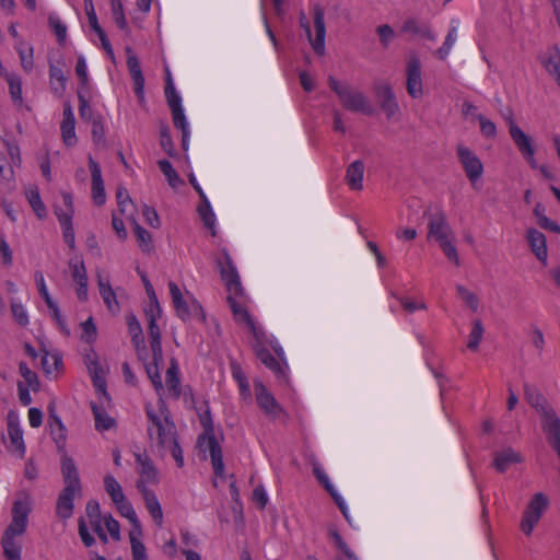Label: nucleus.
I'll use <instances>...</instances> for the list:
<instances>
[{"instance_id":"obj_1","label":"nucleus","mask_w":560,"mask_h":560,"mask_svg":"<svg viewBox=\"0 0 560 560\" xmlns=\"http://www.w3.org/2000/svg\"><path fill=\"white\" fill-rule=\"evenodd\" d=\"M145 413L148 418L147 431L150 441L160 451H170L177 467L182 468L184 466L183 451L178 444L176 425L172 421L165 404L161 401L158 410L148 405Z\"/></svg>"},{"instance_id":"obj_2","label":"nucleus","mask_w":560,"mask_h":560,"mask_svg":"<svg viewBox=\"0 0 560 560\" xmlns=\"http://www.w3.org/2000/svg\"><path fill=\"white\" fill-rule=\"evenodd\" d=\"M31 505L27 499L16 500L12 506V521L5 528L1 546L7 560H21L22 546L18 537L26 532Z\"/></svg>"},{"instance_id":"obj_3","label":"nucleus","mask_w":560,"mask_h":560,"mask_svg":"<svg viewBox=\"0 0 560 560\" xmlns=\"http://www.w3.org/2000/svg\"><path fill=\"white\" fill-rule=\"evenodd\" d=\"M61 472L65 488L58 497L56 513L59 517L67 520L73 514V501L77 495L82 494V487L77 466L72 458L63 456Z\"/></svg>"},{"instance_id":"obj_4","label":"nucleus","mask_w":560,"mask_h":560,"mask_svg":"<svg viewBox=\"0 0 560 560\" xmlns=\"http://www.w3.org/2000/svg\"><path fill=\"white\" fill-rule=\"evenodd\" d=\"M329 88L338 95L343 108L350 112H358L371 116L375 109L368 97L350 85L339 82L334 77L328 78Z\"/></svg>"},{"instance_id":"obj_5","label":"nucleus","mask_w":560,"mask_h":560,"mask_svg":"<svg viewBox=\"0 0 560 560\" xmlns=\"http://www.w3.org/2000/svg\"><path fill=\"white\" fill-rule=\"evenodd\" d=\"M313 23L315 28V36L313 37L311 26L307 16L304 12L300 13L299 22L300 26L305 31L306 37L317 55L325 54V38H326V26H325V9L320 4H315L312 9Z\"/></svg>"},{"instance_id":"obj_6","label":"nucleus","mask_w":560,"mask_h":560,"mask_svg":"<svg viewBox=\"0 0 560 560\" xmlns=\"http://www.w3.org/2000/svg\"><path fill=\"white\" fill-rule=\"evenodd\" d=\"M547 508L548 499L544 493H536L532 498L521 521V529L526 536L532 535L535 526L538 524Z\"/></svg>"},{"instance_id":"obj_7","label":"nucleus","mask_w":560,"mask_h":560,"mask_svg":"<svg viewBox=\"0 0 560 560\" xmlns=\"http://www.w3.org/2000/svg\"><path fill=\"white\" fill-rule=\"evenodd\" d=\"M243 295L244 292L238 295L229 293L228 303L232 310L234 320L238 324L245 325L252 332L254 339L260 340L264 337V329L260 326L256 325V323L247 312L244 304Z\"/></svg>"},{"instance_id":"obj_8","label":"nucleus","mask_w":560,"mask_h":560,"mask_svg":"<svg viewBox=\"0 0 560 560\" xmlns=\"http://www.w3.org/2000/svg\"><path fill=\"white\" fill-rule=\"evenodd\" d=\"M268 341V337L266 331L264 330V337L259 339H255L253 345V349L255 351L256 357L260 360V362L268 368L273 374L282 381H287V363L283 361H279L276 359L268 349H266V343Z\"/></svg>"},{"instance_id":"obj_9","label":"nucleus","mask_w":560,"mask_h":560,"mask_svg":"<svg viewBox=\"0 0 560 560\" xmlns=\"http://www.w3.org/2000/svg\"><path fill=\"white\" fill-rule=\"evenodd\" d=\"M63 205L66 210H61L59 208L55 209V213L58 218V221L62 228L63 240L68 244L69 247H74V231L72 226V217H73V199L71 194L62 192L61 194Z\"/></svg>"},{"instance_id":"obj_10","label":"nucleus","mask_w":560,"mask_h":560,"mask_svg":"<svg viewBox=\"0 0 560 560\" xmlns=\"http://www.w3.org/2000/svg\"><path fill=\"white\" fill-rule=\"evenodd\" d=\"M406 89L412 98H420L423 95V82L421 73V61L416 55H411L406 66Z\"/></svg>"},{"instance_id":"obj_11","label":"nucleus","mask_w":560,"mask_h":560,"mask_svg":"<svg viewBox=\"0 0 560 560\" xmlns=\"http://www.w3.org/2000/svg\"><path fill=\"white\" fill-rule=\"evenodd\" d=\"M509 132L510 136L518 149V151L522 153L524 159L528 162V164L533 167H537V162L535 159V150L533 147L532 138L527 136L514 121L512 118H510L509 121Z\"/></svg>"},{"instance_id":"obj_12","label":"nucleus","mask_w":560,"mask_h":560,"mask_svg":"<svg viewBox=\"0 0 560 560\" xmlns=\"http://www.w3.org/2000/svg\"><path fill=\"white\" fill-rule=\"evenodd\" d=\"M456 150L458 160L467 178L474 184L482 176V162L469 148L465 147L464 144H458Z\"/></svg>"},{"instance_id":"obj_13","label":"nucleus","mask_w":560,"mask_h":560,"mask_svg":"<svg viewBox=\"0 0 560 560\" xmlns=\"http://www.w3.org/2000/svg\"><path fill=\"white\" fill-rule=\"evenodd\" d=\"M220 273L221 278L225 283L226 290L229 293H233L235 295L243 293V288L241 284L240 276L237 273L236 267L234 266L231 256L226 250L222 252V259L219 260Z\"/></svg>"},{"instance_id":"obj_14","label":"nucleus","mask_w":560,"mask_h":560,"mask_svg":"<svg viewBox=\"0 0 560 560\" xmlns=\"http://www.w3.org/2000/svg\"><path fill=\"white\" fill-rule=\"evenodd\" d=\"M254 389L257 405L264 413L271 419L279 418L283 412V409L267 387L260 381H256Z\"/></svg>"},{"instance_id":"obj_15","label":"nucleus","mask_w":560,"mask_h":560,"mask_svg":"<svg viewBox=\"0 0 560 560\" xmlns=\"http://www.w3.org/2000/svg\"><path fill=\"white\" fill-rule=\"evenodd\" d=\"M428 240H434L438 243L453 237V231L447 223L444 212L438 211L428 218Z\"/></svg>"},{"instance_id":"obj_16","label":"nucleus","mask_w":560,"mask_h":560,"mask_svg":"<svg viewBox=\"0 0 560 560\" xmlns=\"http://www.w3.org/2000/svg\"><path fill=\"white\" fill-rule=\"evenodd\" d=\"M374 93L381 109L385 113L388 119L399 114V105L392 86L387 83H380L375 85Z\"/></svg>"},{"instance_id":"obj_17","label":"nucleus","mask_w":560,"mask_h":560,"mask_svg":"<svg viewBox=\"0 0 560 560\" xmlns=\"http://www.w3.org/2000/svg\"><path fill=\"white\" fill-rule=\"evenodd\" d=\"M145 315L149 320L148 334L150 337V346H151V350H152V357L155 361H163L161 331L156 324V317L160 316V314H158L153 307H150L149 310L145 311Z\"/></svg>"},{"instance_id":"obj_18","label":"nucleus","mask_w":560,"mask_h":560,"mask_svg":"<svg viewBox=\"0 0 560 560\" xmlns=\"http://www.w3.org/2000/svg\"><path fill=\"white\" fill-rule=\"evenodd\" d=\"M549 77L560 86V48L553 45L538 57Z\"/></svg>"},{"instance_id":"obj_19","label":"nucleus","mask_w":560,"mask_h":560,"mask_svg":"<svg viewBox=\"0 0 560 560\" xmlns=\"http://www.w3.org/2000/svg\"><path fill=\"white\" fill-rule=\"evenodd\" d=\"M127 67L133 81V91L140 103L144 102V78L140 61L130 48H127Z\"/></svg>"},{"instance_id":"obj_20","label":"nucleus","mask_w":560,"mask_h":560,"mask_svg":"<svg viewBox=\"0 0 560 560\" xmlns=\"http://www.w3.org/2000/svg\"><path fill=\"white\" fill-rule=\"evenodd\" d=\"M89 168L92 177V199L96 206H103L106 201L104 182L100 164L89 156Z\"/></svg>"},{"instance_id":"obj_21","label":"nucleus","mask_w":560,"mask_h":560,"mask_svg":"<svg viewBox=\"0 0 560 560\" xmlns=\"http://www.w3.org/2000/svg\"><path fill=\"white\" fill-rule=\"evenodd\" d=\"M97 285L100 289V294L106 305V307L112 312L116 313L119 310L118 302L116 299V293L112 288L109 276L103 271L97 270L96 272Z\"/></svg>"},{"instance_id":"obj_22","label":"nucleus","mask_w":560,"mask_h":560,"mask_svg":"<svg viewBox=\"0 0 560 560\" xmlns=\"http://www.w3.org/2000/svg\"><path fill=\"white\" fill-rule=\"evenodd\" d=\"M137 489L142 494L145 508L152 516L153 521L156 525L161 526L163 523V512L156 495L152 490L148 489L143 482H137Z\"/></svg>"},{"instance_id":"obj_23","label":"nucleus","mask_w":560,"mask_h":560,"mask_svg":"<svg viewBox=\"0 0 560 560\" xmlns=\"http://www.w3.org/2000/svg\"><path fill=\"white\" fill-rule=\"evenodd\" d=\"M136 462L138 464V474L140 475L137 482H143L144 486L159 482L158 470L152 459L145 453L136 454Z\"/></svg>"},{"instance_id":"obj_24","label":"nucleus","mask_w":560,"mask_h":560,"mask_svg":"<svg viewBox=\"0 0 560 560\" xmlns=\"http://www.w3.org/2000/svg\"><path fill=\"white\" fill-rule=\"evenodd\" d=\"M62 141L67 147L77 144L75 118L70 105L65 106L60 126Z\"/></svg>"},{"instance_id":"obj_25","label":"nucleus","mask_w":560,"mask_h":560,"mask_svg":"<svg viewBox=\"0 0 560 560\" xmlns=\"http://www.w3.org/2000/svg\"><path fill=\"white\" fill-rule=\"evenodd\" d=\"M526 238L537 259L546 264L548 256L546 236L536 229H528Z\"/></svg>"},{"instance_id":"obj_26","label":"nucleus","mask_w":560,"mask_h":560,"mask_svg":"<svg viewBox=\"0 0 560 560\" xmlns=\"http://www.w3.org/2000/svg\"><path fill=\"white\" fill-rule=\"evenodd\" d=\"M207 443V448L210 453L211 464L215 476H224V464L221 446L213 434L202 438Z\"/></svg>"},{"instance_id":"obj_27","label":"nucleus","mask_w":560,"mask_h":560,"mask_svg":"<svg viewBox=\"0 0 560 560\" xmlns=\"http://www.w3.org/2000/svg\"><path fill=\"white\" fill-rule=\"evenodd\" d=\"M49 428L50 435L55 441L58 451L63 452L67 441V429L63 425L61 419L52 412L51 407H49Z\"/></svg>"},{"instance_id":"obj_28","label":"nucleus","mask_w":560,"mask_h":560,"mask_svg":"<svg viewBox=\"0 0 560 560\" xmlns=\"http://www.w3.org/2000/svg\"><path fill=\"white\" fill-rule=\"evenodd\" d=\"M364 163L361 160L352 162L346 172L345 180L352 190L363 188Z\"/></svg>"},{"instance_id":"obj_29","label":"nucleus","mask_w":560,"mask_h":560,"mask_svg":"<svg viewBox=\"0 0 560 560\" xmlns=\"http://www.w3.org/2000/svg\"><path fill=\"white\" fill-rule=\"evenodd\" d=\"M523 460L522 456L512 448L497 452L493 457V467L499 472H504L512 464Z\"/></svg>"},{"instance_id":"obj_30","label":"nucleus","mask_w":560,"mask_h":560,"mask_svg":"<svg viewBox=\"0 0 560 560\" xmlns=\"http://www.w3.org/2000/svg\"><path fill=\"white\" fill-rule=\"evenodd\" d=\"M401 30L405 33L420 36L431 42L436 40V35L432 32L431 27L427 23L419 22L416 19L407 20Z\"/></svg>"},{"instance_id":"obj_31","label":"nucleus","mask_w":560,"mask_h":560,"mask_svg":"<svg viewBox=\"0 0 560 560\" xmlns=\"http://www.w3.org/2000/svg\"><path fill=\"white\" fill-rule=\"evenodd\" d=\"M8 435L11 444L20 452L24 453L25 444L23 441V431L19 425L15 415L9 413L8 417Z\"/></svg>"},{"instance_id":"obj_32","label":"nucleus","mask_w":560,"mask_h":560,"mask_svg":"<svg viewBox=\"0 0 560 560\" xmlns=\"http://www.w3.org/2000/svg\"><path fill=\"white\" fill-rule=\"evenodd\" d=\"M133 229L138 245L143 252H151L153 248L151 234L142 228L136 220L135 215L127 219Z\"/></svg>"},{"instance_id":"obj_33","label":"nucleus","mask_w":560,"mask_h":560,"mask_svg":"<svg viewBox=\"0 0 560 560\" xmlns=\"http://www.w3.org/2000/svg\"><path fill=\"white\" fill-rule=\"evenodd\" d=\"M117 203L119 212L126 217V219L135 215L136 208L132 200L129 197L128 190L125 187H118L116 191Z\"/></svg>"},{"instance_id":"obj_34","label":"nucleus","mask_w":560,"mask_h":560,"mask_svg":"<svg viewBox=\"0 0 560 560\" xmlns=\"http://www.w3.org/2000/svg\"><path fill=\"white\" fill-rule=\"evenodd\" d=\"M198 213L203 222V225L211 230V234L215 235V214L211 208L210 201L208 198H205L201 200L200 205L198 206Z\"/></svg>"},{"instance_id":"obj_35","label":"nucleus","mask_w":560,"mask_h":560,"mask_svg":"<svg viewBox=\"0 0 560 560\" xmlns=\"http://www.w3.org/2000/svg\"><path fill=\"white\" fill-rule=\"evenodd\" d=\"M91 409L97 431L109 430L114 425V419L109 417L102 407L97 406L95 402H91Z\"/></svg>"},{"instance_id":"obj_36","label":"nucleus","mask_w":560,"mask_h":560,"mask_svg":"<svg viewBox=\"0 0 560 560\" xmlns=\"http://www.w3.org/2000/svg\"><path fill=\"white\" fill-rule=\"evenodd\" d=\"M115 504L120 514L130 522L132 529H136L138 535H142L141 524L132 505L126 499Z\"/></svg>"},{"instance_id":"obj_37","label":"nucleus","mask_w":560,"mask_h":560,"mask_svg":"<svg viewBox=\"0 0 560 560\" xmlns=\"http://www.w3.org/2000/svg\"><path fill=\"white\" fill-rule=\"evenodd\" d=\"M174 308L176 311L177 316L183 320H188L191 316L192 312H201L202 307L197 301H192L190 305L184 300V298H179L178 302H173Z\"/></svg>"},{"instance_id":"obj_38","label":"nucleus","mask_w":560,"mask_h":560,"mask_svg":"<svg viewBox=\"0 0 560 560\" xmlns=\"http://www.w3.org/2000/svg\"><path fill=\"white\" fill-rule=\"evenodd\" d=\"M104 488L114 503L121 502L126 499L121 486L112 475L105 476Z\"/></svg>"},{"instance_id":"obj_39","label":"nucleus","mask_w":560,"mask_h":560,"mask_svg":"<svg viewBox=\"0 0 560 560\" xmlns=\"http://www.w3.org/2000/svg\"><path fill=\"white\" fill-rule=\"evenodd\" d=\"M160 171L166 177L168 185L172 188H177L184 184L183 179L179 177L177 172L172 166L171 162L167 160H160L158 162Z\"/></svg>"},{"instance_id":"obj_40","label":"nucleus","mask_w":560,"mask_h":560,"mask_svg":"<svg viewBox=\"0 0 560 560\" xmlns=\"http://www.w3.org/2000/svg\"><path fill=\"white\" fill-rule=\"evenodd\" d=\"M165 383L168 392L172 393L175 398H178L180 395V382L178 378V368L174 362L166 371Z\"/></svg>"},{"instance_id":"obj_41","label":"nucleus","mask_w":560,"mask_h":560,"mask_svg":"<svg viewBox=\"0 0 560 560\" xmlns=\"http://www.w3.org/2000/svg\"><path fill=\"white\" fill-rule=\"evenodd\" d=\"M88 369L92 376L94 386L97 388V390H101L104 395H106L104 371L100 363L96 360L89 359Z\"/></svg>"},{"instance_id":"obj_42","label":"nucleus","mask_w":560,"mask_h":560,"mask_svg":"<svg viewBox=\"0 0 560 560\" xmlns=\"http://www.w3.org/2000/svg\"><path fill=\"white\" fill-rule=\"evenodd\" d=\"M26 198H27L32 209L36 213V215L39 219L45 218L46 217V207L44 206V203L40 199L39 191H38L37 187H30L26 190Z\"/></svg>"},{"instance_id":"obj_43","label":"nucleus","mask_w":560,"mask_h":560,"mask_svg":"<svg viewBox=\"0 0 560 560\" xmlns=\"http://www.w3.org/2000/svg\"><path fill=\"white\" fill-rule=\"evenodd\" d=\"M171 112H172V116H173L174 126L182 130L183 148L186 150V145H187L188 137H189V130H188V122H187L186 116L184 114V109L183 108H174V110H171Z\"/></svg>"},{"instance_id":"obj_44","label":"nucleus","mask_w":560,"mask_h":560,"mask_svg":"<svg viewBox=\"0 0 560 560\" xmlns=\"http://www.w3.org/2000/svg\"><path fill=\"white\" fill-rule=\"evenodd\" d=\"M127 324L129 334L131 335L132 342L137 350L140 349L141 346H143V338H142V328L135 315H129L127 317Z\"/></svg>"},{"instance_id":"obj_45","label":"nucleus","mask_w":560,"mask_h":560,"mask_svg":"<svg viewBox=\"0 0 560 560\" xmlns=\"http://www.w3.org/2000/svg\"><path fill=\"white\" fill-rule=\"evenodd\" d=\"M140 536L136 529H131L129 533L132 560H147V551L144 545L140 541Z\"/></svg>"},{"instance_id":"obj_46","label":"nucleus","mask_w":560,"mask_h":560,"mask_svg":"<svg viewBox=\"0 0 560 560\" xmlns=\"http://www.w3.org/2000/svg\"><path fill=\"white\" fill-rule=\"evenodd\" d=\"M165 97L171 110L174 108H183L182 107V98L179 94L176 92L175 86L173 84V80L171 74H167L166 85H165Z\"/></svg>"},{"instance_id":"obj_47","label":"nucleus","mask_w":560,"mask_h":560,"mask_svg":"<svg viewBox=\"0 0 560 560\" xmlns=\"http://www.w3.org/2000/svg\"><path fill=\"white\" fill-rule=\"evenodd\" d=\"M5 77L12 101L18 105H22L23 98L21 79L15 74H7Z\"/></svg>"},{"instance_id":"obj_48","label":"nucleus","mask_w":560,"mask_h":560,"mask_svg":"<svg viewBox=\"0 0 560 560\" xmlns=\"http://www.w3.org/2000/svg\"><path fill=\"white\" fill-rule=\"evenodd\" d=\"M50 84L55 92H61L65 90L66 77L61 68L50 65L49 67Z\"/></svg>"},{"instance_id":"obj_49","label":"nucleus","mask_w":560,"mask_h":560,"mask_svg":"<svg viewBox=\"0 0 560 560\" xmlns=\"http://www.w3.org/2000/svg\"><path fill=\"white\" fill-rule=\"evenodd\" d=\"M160 145L170 156H175V145L170 133V128L165 124H162L160 127Z\"/></svg>"},{"instance_id":"obj_50","label":"nucleus","mask_w":560,"mask_h":560,"mask_svg":"<svg viewBox=\"0 0 560 560\" xmlns=\"http://www.w3.org/2000/svg\"><path fill=\"white\" fill-rule=\"evenodd\" d=\"M456 39H457V28L455 26H453L448 31L443 45L435 51L436 57L441 60L446 59V57L448 56Z\"/></svg>"},{"instance_id":"obj_51","label":"nucleus","mask_w":560,"mask_h":560,"mask_svg":"<svg viewBox=\"0 0 560 560\" xmlns=\"http://www.w3.org/2000/svg\"><path fill=\"white\" fill-rule=\"evenodd\" d=\"M483 326H482V323L479 320V319H476L472 324V329L469 334V339H468V343H467V348L469 350H477L478 347H479V343L482 339V336H483Z\"/></svg>"},{"instance_id":"obj_52","label":"nucleus","mask_w":560,"mask_h":560,"mask_svg":"<svg viewBox=\"0 0 560 560\" xmlns=\"http://www.w3.org/2000/svg\"><path fill=\"white\" fill-rule=\"evenodd\" d=\"M112 14L115 23L121 30L127 28V20L124 12V5L121 0H109Z\"/></svg>"},{"instance_id":"obj_53","label":"nucleus","mask_w":560,"mask_h":560,"mask_svg":"<svg viewBox=\"0 0 560 560\" xmlns=\"http://www.w3.org/2000/svg\"><path fill=\"white\" fill-rule=\"evenodd\" d=\"M456 291L458 296L466 303V305L474 312H476L479 307V300L477 295L469 291L464 285L458 284L456 287Z\"/></svg>"},{"instance_id":"obj_54","label":"nucleus","mask_w":560,"mask_h":560,"mask_svg":"<svg viewBox=\"0 0 560 560\" xmlns=\"http://www.w3.org/2000/svg\"><path fill=\"white\" fill-rule=\"evenodd\" d=\"M48 23L54 33L56 34L58 43L63 44L67 38V26L61 22V20L56 14L49 15Z\"/></svg>"},{"instance_id":"obj_55","label":"nucleus","mask_w":560,"mask_h":560,"mask_svg":"<svg viewBox=\"0 0 560 560\" xmlns=\"http://www.w3.org/2000/svg\"><path fill=\"white\" fill-rule=\"evenodd\" d=\"M69 267L71 269L72 278L77 284L88 282V275L82 260L71 259L69 261Z\"/></svg>"},{"instance_id":"obj_56","label":"nucleus","mask_w":560,"mask_h":560,"mask_svg":"<svg viewBox=\"0 0 560 560\" xmlns=\"http://www.w3.org/2000/svg\"><path fill=\"white\" fill-rule=\"evenodd\" d=\"M19 370H20L22 377L24 378V381L26 383V386H28L33 390H38L39 382H38V377H37L36 373L33 372L27 366V364L25 362H21L19 364Z\"/></svg>"},{"instance_id":"obj_57","label":"nucleus","mask_w":560,"mask_h":560,"mask_svg":"<svg viewBox=\"0 0 560 560\" xmlns=\"http://www.w3.org/2000/svg\"><path fill=\"white\" fill-rule=\"evenodd\" d=\"M11 313L14 320L22 327L28 325V314L22 303L18 301H11Z\"/></svg>"},{"instance_id":"obj_58","label":"nucleus","mask_w":560,"mask_h":560,"mask_svg":"<svg viewBox=\"0 0 560 560\" xmlns=\"http://www.w3.org/2000/svg\"><path fill=\"white\" fill-rule=\"evenodd\" d=\"M476 119L479 121L480 132L485 138L493 139L497 137V126L493 121L481 114L476 115Z\"/></svg>"},{"instance_id":"obj_59","label":"nucleus","mask_w":560,"mask_h":560,"mask_svg":"<svg viewBox=\"0 0 560 560\" xmlns=\"http://www.w3.org/2000/svg\"><path fill=\"white\" fill-rule=\"evenodd\" d=\"M22 68L30 72L33 69V48L31 46H26L21 44L16 47Z\"/></svg>"},{"instance_id":"obj_60","label":"nucleus","mask_w":560,"mask_h":560,"mask_svg":"<svg viewBox=\"0 0 560 560\" xmlns=\"http://www.w3.org/2000/svg\"><path fill=\"white\" fill-rule=\"evenodd\" d=\"M161 362L162 361H155L153 359L152 363L145 365L147 374H148L149 378L151 380V382L158 393L163 389L161 375L159 373V363H161Z\"/></svg>"},{"instance_id":"obj_61","label":"nucleus","mask_w":560,"mask_h":560,"mask_svg":"<svg viewBox=\"0 0 560 560\" xmlns=\"http://www.w3.org/2000/svg\"><path fill=\"white\" fill-rule=\"evenodd\" d=\"M81 326H82V330H83L82 337H81L82 340L88 343L94 342L96 339L97 329L93 322V318L89 317L84 323L81 324Z\"/></svg>"},{"instance_id":"obj_62","label":"nucleus","mask_w":560,"mask_h":560,"mask_svg":"<svg viewBox=\"0 0 560 560\" xmlns=\"http://www.w3.org/2000/svg\"><path fill=\"white\" fill-rule=\"evenodd\" d=\"M453 238L439 243L442 252L447 257L448 260L453 261L456 266L459 265V257L457 254V249L453 243Z\"/></svg>"},{"instance_id":"obj_63","label":"nucleus","mask_w":560,"mask_h":560,"mask_svg":"<svg viewBox=\"0 0 560 560\" xmlns=\"http://www.w3.org/2000/svg\"><path fill=\"white\" fill-rule=\"evenodd\" d=\"M91 132L94 142L98 143L104 139L105 130L101 116L93 117Z\"/></svg>"},{"instance_id":"obj_64","label":"nucleus","mask_w":560,"mask_h":560,"mask_svg":"<svg viewBox=\"0 0 560 560\" xmlns=\"http://www.w3.org/2000/svg\"><path fill=\"white\" fill-rule=\"evenodd\" d=\"M142 215L150 226L154 229H158L160 226V218L154 208L144 205L142 208Z\"/></svg>"}]
</instances>
